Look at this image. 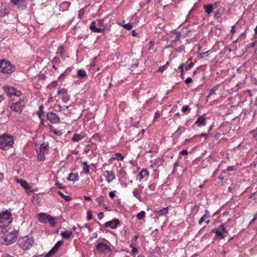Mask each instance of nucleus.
<instances>
[{"label":"nucleus","mask_w":257,"mask_h":257,"mask_svg":"<svg viewBox=\"0 0 257 257\" xmlns=\"http://www.w3.org/2000/svg\"><path fill=\"white\" fill-rule=\"evenodd\" d=\"M0 233H2V235L1 237L2 243L7 245L16 241L18 235L17 230L10 228L0 231Z\"/></svg>","instance_id":"nucleus-1"},{"label":"nucleus","mask_w":257,"mask_h":257,"mask_svg":"<svg viewBox=\"0 0 257 257\" xmlns=\"http://www.w3.org/2000/svg\"><path fill=\"white\" fill-rule=\"evenodd\" d=\"M11 213L8 211L0 213V231H3L9 226L12 221Z\"/></svg>","instance_id":"nucleus-2"},{"label":"nucleus","mask_w":257,"mask_h":257,"mask_svg":"<svg viewBox=\"0 0 257 257\" xmlns=\"http://www.w3.org/2000/svg\"><path fill=\"white\" fill-rule=\"evenodd\" d=\"M14 142V138L9 134H4L0 136V148L7 150L12 147Z\"/></svg>","instance_id":"nucleus-3"},{"label":"nucleus","mask_w":257,"mask_h":257,"mask_svg":"<svg viewBox=\"0 0 257 257\" xmlns=\"http://www.w3.org/2000/svg\"><path fill=\"white\" fill-rule=\"evenodd\" d=\"M15 70V67L9 61L4 59L0 60V72L11 74Z\"/></svg>","instance_id":"nucleus-4"},{"label":"nucleus","mask_w":257,"mask_h":257,"mask_svg":"<svg viewBox=\"0 0 257 257\" xmlns=\"http://www.w3.org/2000/svg\"><path fill=\"white\" fill-rule=\"evenodd\" d=\"M33 243V240L27 236L24 237L18 240L19 246L24 249H28L31 248L32 246Z\"/></svg>","instance_id":"nucleus-5"},{"label":"nucleus","mask_w":257,"mask_h":257,"mask_svg":"<svg viewBox=\"0 0 257 257\" xmlns=\"http://www.w3.org/2000/svg\"><path fill=\"white\" fill-rule=\"evenodd\" d=\"M26 102L24 99H20L10 105L11 109L15 112L21 113L25 106Z\"/></svg>","instance_id":"nucleus-6"},{"label":"nucleus","mask_w":257,"mask_h":257,"mask_svg":"<svg viewBox=\"0 0 257 257\" xmlns=\"http://www.w3.org/2000/svg\"><path fill=\"white\" fill-rule=\"evenodd\" d=\"M49 147L48 144H42L40 145L39 150L37 151L38 160L40 161L45 160V155L48 153Z\"/></svg>","instance_id":"nucleus-7"},{"label":"nucleus","mask_w":257,"mask_h":257,"mask_svg":"<svg viewBox=\"0 0 257 257\" xmlns=\"http://www.w3.org/2000/svg\"><path fill=\"white\" fill-rule=\"evenodd\" d=\"M4 89L5 92L10 97H12L13 96L19 97L22 94V93L20 91L17 90L16 88L10 86H5L4 87Z\"/></svg>","instance_id":"nucleus-8"},{"label":"nucleus","mask_w":257,"mask_h":257,"mask_svg":"<svg viewBox=\"0 0 257 257\" xmlns=\"http://www.w3.org/2000/svg\"><path fill=\"white\" fill-rule=\"evenodd\" d=\"M11 2L17 6V8L21 11L24 10L27 8L26 1L24 0H11Z\"/></svg>","instance_id":"nucleus-9"},{"label":"nucleus","mask_w":257,"mask_h":257,"mask_svg":"<svg viewBox=\"0 0 257 257\" xmlns=\"http://www.w3.org/2000/svg\"><path fill=\"white\" fill-rule=\"evenodd\" d=\"M62 241H58L55 244L54 246L45 255V257H50L52 255L56 253L60 247L62 245Z\"/></svg>","instance_id":"nucleus-10"},{"label":"nucleus","mask_w":257,"mask_h":257,"mask_svg":"<svg viewBox=\"0 0 257 257\" xmlns=\"http://www.w3.org/2000/svg\"><path fill=\"white\" fill-rule=\"evenodd\" d=\"M47 119L51 123H57L60 122V118L54 112H48L47 114Z\"/></svg>","instance_id":"nucleus-11"},{"label":"nucleus","mask_w":257,"mask_h":257,"mask_svg":"<svg viewBox=\"0 0 257 257\" xmlns=\"http://www.w3.org/2000/svg\"><path fill=\"white\" fill-rule=\"evenodd\" d=\"M89 28L93 32L95 33H103L106 29L105 27L102 28H98L95 21H92L91 23Z\"/></svg>","instance_id":"nucleus-12"},{"label":"nucleus","mask_w":257,"mask_h":257,"mask_svg":"<svg viewBox=\"0 0 257 257\" xmlns=\"http://www.w3.org/2000/svg\"><path fill=\"white\" fill-rule=\"evenodd\" d=\"M103 175L108 183L115 179V174L112 171H105L104 172Z\"/></svg>","instance_id":"nucleus-13"},{"label":"nucleus","mask_w":257,"mask_h":257,"mask_svg":"<svg viewBox=\"0 0 257 257\" xmlns=\"http://www.w3.org/2000/svg\"><path fill=\"white\" fill-rule=\"evenodd\" d=\"M120 223L118 219H114L111 221H109L105 223L104 226L105 227H110L111 229H114L116 227L117 225Z\"/></svg>","instance_id":"nucleus-14"},{"label":"nucleus","mask_w":257,"mask_h":257,"mask_svg":"<svg viewBox=\"0 0 257 257\" xmlns=\"http://www.w3.org/2000/svg\"><path fill=\"white\" fill-rule=\"evenodd\" d=\"M57 94L58 95H62V99L65 102H67L69 100V96L68 95L67 90L65 89H59L57 91Z\"/></svg>","instance_id":"nucleus-15"},{"label":"nucleus","mask_w":257,"mask_h":257,"mask_svg":"<svg viewBox=\"0 0 257 257\" xmlns=\"http://www.w3.org/2000/svg\"><path fill=\"white\" fill-rule=\"evenodd\" d=\"M96 249L98 252H104L105 250L111 251V249L108 245L101 242H100L97 244L96 246Z\"/></svg>","instance_id":"nucleus-16"},{"label":"nucleus","mask_w":257,"mask_h":257,"mask_svg":"<svg viewBox=\"0 0 257 257\" xmlns=\"http://www.w3.org/2000/svg\"><path fill=\"white\" fill-rule=\"evenodd\" d=\"M49 214L46 213H40L37 215L39 221L41 223H46L48 222Z\"/></svg>","instance_id":"nucleus-17"},{"label":"nucleus","mask_w":257,"mask_h":257,"mask_svg":"<svg viewBox=\"0 0 257 257\" xmlns=\"http://www.w3.org/2000/svg\"><path fill=\"white\" fill-rule=\"evenodd\" d=\"M149 175V172L146 169H143L141 172H140L138 174L137 179L141 182L142 179L145 177H147Z\"/></svg>","instance_id":"nucleus-18"},{"label":"nucleus","mask_w":257,"mask_h":257,"mask_svg":"<svg viewBox=\"0 0 257 257\" xmlns=\"http://www.w3.org/2000/svg\"><path fill=\"white\" fill-rule=\"evenodd\" d=\"M195 123L198 126H204L206 123V119L203 116L199 115Z\"/></svg>","instance_id":"nucleus-19"},{"label":"nucleus","mask_w":257,"mask_h":257,"mask_svg":"<svg viewBox=\"0 0 257 257\" xmlns=\"http://www.w3.org/2000/svg\"><path fill=\"white\" fill-rule=\"evenodd\" d=\"M70 4L71 3L69 2H64L62 3L59 6L60 11L63 12L67 11L70 7Z\"/></svg>","instance_id":"nucleus-20"},{"label":"nucleus","mask_w":257,"mask_h":257,"mask_svg":"<svg viewBox=\"0 0 257 257\" xmlns=\"http://www.w3.org/2000/svg\"><path fill=\"white\" fill-rule=\"evenodd\" d=\"M142 192L141 190H139L138 188H136L133 192V195L136 198H137L140 201H142V199L141 196V193Z\"/></svg>","instance_id":"nucleus-21"},{"label":"nucleus","mask_w":257,"mask_h":257,"mask_svg":"<svg viewBox=\"0 0 257 257\" xmlns=\"http://www.w3.org/2000/svg\"><path fill=\"white\" fill-rule=\"evenodd\" d=\"M69 106L66 105L60 106V110L65 115H68L71 113L70 111L69 110Z\"/></svg>","instance_id":"nucleus-22"},{"label":"nucleus","mask_w":257,"mask_h":257,"mask_svg":"<svg viewBox=\"0 0 257 257\" xmlns=\"http://www.w3.org/2000/svg\"><path fill=\"white\" fill-rule=\"evenodd\" d=\"M9 13V11L5 7L1 6L0 7V17H3L7 15Z\"/></svg>","instance_id":"nucleus-23"},{"label":"nucleus","mask_w":257,"mask_h":257,"mask_svg":"<svg viewBox=\"0 0 257 257\" xmlns=\"http://www.w3.org/2000/svg\"><path fill=\"white\" fill-rule=\"evenodd\" d=\"M17 182L21 184V185L26 190L30 189V187L26 181L22 179H17Z\"/></svg>","instance_id":"nucleus-24"},{"label":"nucleus","mask_w":257,"mask_h":257,"mask_svg":"<svg viewBox=\"0 0 257 257\" xmlns=\"http://www.w3.org/2000/svg\"><path fill=\"white\" fill-rule=\"evenodd\" d=\"M79 179L78 176L75 173H71L69 174V177L67 178V180L73 182H76Z\"/></svg>","instance_id":"nucleus-25"},{"label":"nucleus","mask_w":257,"mask_h":257,"mask_svg":"<svg viewBox=\"0 0 257 257\" xmlns=\"http://www.w3.org/2000/svg\"><path fill=\"white\" fill-rule=\"evenodd\" d=\"M211 231L212 232L215 233L216 237H219L222 239L224 238L225 237V235L222 233V232H221L220 231H218L216 228H213Z\"/></svg>","instance_id":"nucleus-26"},{"label":"nucleus","mask_w":257,"mask_h":257,"mask_svg":"<svg viewBox=\"0 0 257 257\" xmlns=\"http://www.w3.org/2000/svg\"><path fill=\"white\" fill-rule=\"evenodd\" d=\"M72 231H70V230H66L64 232H62L61 233V235L62 236V237L63 238H69L71 235H72Z\"/></svg>","instance_id":"nucleus-27"},{"label":"nucleus","mask_w":257,"mask_h":257,"mask_svg":"<svg viewBox=\"0 0 257 257\" xmlns=\"http://www.w3.org/2000/svg\"><path fill=\"white\" fill-rule=\"evenodd\" d=\"M83 138V137L79 134H75L72 138V141L74 142H78Z\"/></svg>","instance_id":"nucleus-28"},{"label":"nucleus","mask_w":257,"mask_h":257,"mask_svg":"<svg viewBox=\"0 0 257 257\" xmlns=\"http://www.w3.org/2000/svg\"><path fill=\"white\" fill-rule=\"evenodd\" d=\"M204 9L208 15H210L213 11V6L211 5H204Z\"/></svg>","instance_id":"nucleus-29"},{"label":"nucleus","mask_w":257,"mask_h":257,"mask_svg":"<svg viewBox=\"0 0 257 257\" xmlns=\"http://www.w3.org/2000/svg\"><path fill=\"white\" fill-rule=\"evenodd\" d=\"M156 212L159 214L160 215H165L168 212V207H164L161 209L157 210Z\"/></svg>","instance_id":"nucleus-30"},{"label":"nucleus","mask_w":257,"mask_h":257,"mask_svg":"<svg viewBox=\"0 0 257 257\" xmlns=\"http://www.w3.org/2000/svg\"><path fill=\"white\" fill-rule=\"evenodd\" d=\"M82 166H83V172L85 173H89V166L88 165V163L87 161H84L82 162L81 163Z\"/></svg>","instance_id":"nucleus-31"},{"label":"nucleus","mask_w":257,"mask_h":257,"mask_svg":"<svg viewBox=\"0 0 257 257\" xmlns=\"http://www.w3.org/2000/svg\"><path fill=\"white\" fill-rule=\"evenodd\" d=\"M48 222H49L52 226H54L56 223L55 218L49 214L48 215Z\"/></svg>","instance_id":"nucleus-32"},{"label":"nucleus","mask_w":257,"mask_h":257,"mask_svg":"<svg viewBox=\"0 0 257 257\" xmlns=\"http://www.w3.org/2000/svg\"><path fill=\"white\" fill-rule=\"evenodd\" d=\"M58 194L66 201H69L71 200V197L69 196L65 195L62 192L58 191Z\"/></svg>","instance_id":"nucleus-33"},{"label":"nucleus","mask_w":257,"mask_h":257,"mask_svg":"<svg viewBox=\"0 0 257 257\" xmlns=\"http://www.w3.org/2000/svg\"><path fill=\"white\" fill-rule=\"evenodd\" d=\"M77 75L80 78H83L86 76V72L82 69H79L77 72Z\"/></svg>","instance_id":"nucleus-34"},{"label":"nucleus","mask_w":257,"mask_h":257,"mask_svg":"<svg viewBox=\"0 0 257 257\" xmlns=\"http://www.w3.org/2000/svg\"><path fill=\"white\" fill-rule=\"evenodd\" d=\"M113 159H116L117 161H123L124 156L122 154L118 153L115 154V157H114Z\"/></svg>","instance_id":"nucleus-35"},{"label":"nucleus","mask_w":257,"mask_h":257,"mask_svg":"<svg viewBox=\"0 0 257 257\" xmlns=\"http://www.w3.org/2000/svg\"><path fill=\"white\" fill-rule=\"evenodd\" d=\"M146 212L144 211H141L137 215V217L138 219L141 220L145 216Z\"/></svg>","instance_id":"nucleus-36"},{"label":"nucleus","mask_w":257,"mask_h":257,"mask_svg":"<svg viewBox=\"0 0 257 257\" xmlns=\"http://www.w3.org/2000/svg\"><path fill=\"white\" fill-rule=\"evenodd\" d=\"M64 52V48L63 46H60L58 47L56 53L62 56Z\"/></svg>","instance_id":"nucleus-37"},{"label":"nucleus","mask_w":257,"mask_h":257,"mask_svg":"<svg viewBox=\"0 0 257 257\" xmlns=\"http://www.w3.org/2000/svg\"><path fill=\"white\" fill-rule=\"evenodd\" d=\"M96 201L98 203V205H101L104 201V197L103 196H100L96 199Z\"/></svg>","instance_id":"nucleus-38"},{"label":"nucleus","mask_w":257,"mask_h":257,"mask_svg":"<svg viewBox=\"0 0 257 257\" xmlns=\"http://www.w3.org/2000/svg\"><path fill=\"white\" fill-rule=\"evenodd\" d=\"M217 87H214L213 88H212L211 89H210V90L209 91V95L207 97H209L212 94H215V91L217 90Z\"/></svg>","instance_id":"nucleus-39"},{"label":"nucleus","mask_w":257,"mask_h":257,"mask_svg":"<svg viewBox=\"0 0 257 257\" xmlns=\"http://www.w3.org/2000/svg\"><path fill=\"white\" fill-rule=\"evenodd\" d=\"M175 33L176 34V38L174 40L173 42H176L179 41V38L181 36V34L180 32H176Z\"/></svg>","instance_id":"nucleus-40"},{"label":"nucleus","mask_w":257,"mask_h":257,"mask_svg":"<svg viewBox=\"0 0 257 257\" xmlns=\"http://www.w3.org/2000/svg\"><path fill=\"white\" fill-rule=\"evenodd\" d=\"M166 65L167 64H166V65H165L164 66H160L158 68V69L157 70L156 72H160V73L163 72L166 69Z\"/></svg>","instance_id":"nucleus-41"},{"label":"nucleus","mask_w":257,"mask_h":257,"mask_svg":"<svg viewBox=\"0 0 257 257\" xmlns=\"http://www.w3.org/2000/svg\"><path fill=\"white\" fill-rule=\"evenodd\" d=\"M123 26V27L127 30H131L133 28V26L131 24H124Z\"/></svg>","instance_id":"nucleus-42"},{"label":"nucleus","mask_w":257,"mask_h":257,"mask_svg":"<svg viewBox=\"0 0 257 257\" xmlns=\"http://www.w3.org/2000/svg\"><path fill=\"white\" fill-rule=\"evenodd\" d=\"M98 28L103 27L104 26V22L102 20H99L98 22L96 23Z\"/></svg>","instance_id":"nucleus-43"},{"label":"nucleus","mask_w":257,"mask_h":257,"mask_svg":"<svg viewBox=\"0 0 257 257\" xmlns=\"http://www.w3.org/2000/svg\"><path fill=\"white\" fill-rule=\"evenodd\" d=\"M61 62V60L59 58L57 57H55L52 61V63H55V64H59Z\"/></svg>","instance_id":"nucleus-44"},{"label":"nucleus","mask_w":257,"mask_h":257,"mask_svg":"<svg viewBox=\"0 0 257 257\" xmlns=\"http://www.w3.org/2000/svg\"><path fill=\"white\" fill-rule=\"evenodd\" d=\"M194 65V63L193 62H190L188 65H187L185 69L186 71L190 70L192 69Z\"/></svg>","instance_id":"nucleus-45"},{"label":"nucleus","mask_w":257,"mask_h":257,"mask_svg":"<svg viewBox=\"0 0 257 257\" xmlns=\"http://www.w3.org/2000/svg\"><path fill=\"white\" fill-rule=\"evenodd\" d=\"M175 51L178 53H181L182 51L184 50V47L183 46H181L178 48H175Z\"/></svg>","instance_id":"nucleus-46"},{"label":"nucleus","mask_w":257,"mask_h":257,"mask_svg":"<svg viewBox=\"0 0 257 257\" xmlns=\"http://www.w3.org/2000/svg\"><path fill=\"white\" fill-rule=\"evenodd\" d=\"M220 229L221 231H222L224 233H227V231L226 230L224 225L223 224H221L220 226Z\"/></svg>","instance_id":"nucleus-47"},{"label":"nucleus","mask_w":257,"mask_h":257,"mask_svg":"<svg viewBox=\"0 0 257 257\" xmlns=\"http://www.w3.org/2000/svg\"><path fill=\"white\" fill-rule=\"evenodd\" d=\"M87 219L88 220H90L92 218V215L90 211L87 212Z\"/></svg>","instance_id":"nucleus-48"},{"label":"nucleus","mask_w":257,"mask_h":257,"mask_svg":"<svg viewBox=\"0 0 257 257\" xmlns=\"http://www.w3.org/2000/svg\"><path fill=\"white\" fill-rule=\"evenodd\" d=\"M149 188L151 191H154L156 189V185L154 184H151L149 185Z\"/></svg>","instance_id":"nucleus-49"},{"label":"nucleus","mask_w":257,"mask_h":257,"mask_svg":"<svg viewBox=\"0 0 257 257\" xmlns=\"http://www.w3.org/2000/svg\"><path fill=\"white\" fill-rule=\"evenodd\" d=\"M55 186H57L59 189H64L65 187L60 183H56Z\"/></svg>","instance_id":"nucleus-50"},{"label":"nucleus","mask_w":257,"mask_h":257,"mask_svg":"<svg viewBox=\"0 0 257 257\" xmlns=\"http://www.w3.org/2000/svg\"><path fill=\"white\" fill-rule=\"evenodd\" d=\"M189 107L188 105H184L182 108V111L183 112H185L186 111H187L189 109Z\"/></svg>","instance_id":"nucleus-51"},{"label":"nucleus","mask_w":257,"mask_h":257,"mask_svg":"<svg viewBox=\"0 0 257 257\" xmlns=\"http://www.w3.org/2000/svg\"><path fill=\"white\" fill-rule=\"evenodd\" d=\"M206 218L205 217V216L204 215H203V216H202L200 219L199 220V221H198V223L199 224H201L203 221H205V219Z\"/></svg>","instance_id":"nucleus-52"},{"label":"nucleus","mask_w":257,"mask_h":257,"mask_svg":"<svg viewBox=\"0 0 257 257\" xmlns=\"http://www.w3.org/2000/svg\"><path fill=\"white\" fill-rule=\"evenodd\" d=\"M161 113L159 111H157L155 113L154 118L155 119L158 118H159L161 116Z\"/></svg>","instance_id":"nucleus-53"},{"label":"nucleus","mask_w":257,"mask_h":257,"mask_svg":"<svg viewBox=\"0 0 257 257\" xmlns=\"http://www.w3.org/2000/svg\"><path fill=\"white\" fill-rule=\"evenodd\" d=\"M180 154L182 155H187L188 154V152L186 150H183L180 152Z\"/></svg>","instance_id":"nucleus-54"},{"label":"nucleus","mask_w":257,"mask_h":257,"mask_svg":"<svg viewBox=\"0 0 257 257\" xmlns=\"http://www.w3.org/2000/svg\"><path fill=\"white\" fill-rule=\"evenodd\" d=\"M204 215L205 216L206 218H210V213L208 210H205V214H204Z\"/></svg>","instance_id":"nucleus-55"},{"label":"nucleus","mask_w":257,"mask_h":257,"mask_svg":"<svg viewBox=\"0 0 257 257\" xmlns=\"http://www.w3.org/2000/svg\"><path fill=\"white\" fill-rule=\"evenodd\" d=\"M192 82V79L191 77H188L185 80V83L186 84L190 83Z\"/></svg>","instance_id":"nucleus-56"},{"label":"nucleus","mask_w":257,"mask_h":257,"mask_svg":"<svg viewBox=\"0 0 257 257\" xmlns=\"http://www.w3.org/2000/svg\"><path fill=\"white\" fill-rule=\"evenodd\" d=\"M103 217H104V214L102 212H99L98 214V218L99 219H102L103 218Z\"/></svg>","instance_id":"nucleus-57"},{"label":"nucleus","mask_w":257,"mask_h":257,"mask_svg":"<svg viewBox=\"0 0 257 257\" xmlns=\"http://www.w3.org/2000/svg\"><path fill=\"white\" fill-rule=\"evenodd\" d=\"M115 191H110L109 193V196L111 198H113L115 196Z\"/></svg>","instance_id":"nucleus-58"},{"label":"nucleus","mask_w":257,"mask_h":257,"mask_svg":"<svg viewBox=\"0 0 257 257\" xmlns=\"http://www.w3.org/2000/svg\"><path fill=\"white\" fill-rule=\"evenodd\" d=\"M132 126H133L135 127L139 128V121L135 122L133 123L132 124Z\"/></svg>","instance_id":"nucleus-59"},{"label":"nucleus","mask_w":257,"mask_h":257,"mask_svg":"<svg viewBox=\"0 0 257 257\" xmlns=\"http://www.w3.org/2000/svg\"><path fill=\"white\" fill-rule=\"evenodd\" d=\"M132 253H134V254H137L138 253L139 251H138V249L135 247H133V248L132 249Z\"/></svg>","instance_id":"nucleus-60"},{"label":"nucleus","mask_w":257,"mask_h":257,"mask_svg":"<svg viewBox=\"0 0 257 257\" xmlns=\"http://www.w3.org/2000/svg\"><path fill=\"white\" fill-rule=\"evenodd\" d=\"M184 65L183 64H181L179 66L178 69L180 70L181 72L184 73V69H183Z\"/></svg>","instance_id":"nucleus-61"},{"label":"nucleus","mask_w":257,"mask_h":257,"mask_svg":"<svg viewBox=\"0 0 257 257\" xmlns=\"http://www.w3.org/2000/svg\"><path fill=\"white\" fill-rule=\"evenodd\" d=\"M154 42H153V41H151L150 42V46H149V47L148 49H149V50H151V49H152V48H153V46H154Z\"/></svg>","instance_id":"nucleus-62"},{"label":"nucleus","mask_w":257,"mask_h":257,"mask_svg":"<svg viewBox=\"0 0 257 257\" xmlns=\"http://www.w3.org/2000/svg\"><path fill=\"white\" fill-rule=\"evenodd\" d=\"M226 170L227 171V172L232 171L233 170V167L228 166L227 168H226Z\"/></svg>","instance_id":"nucleus-63"},{"label":"nucleus","mask_w":257,"mask_h":257,"mask_svg":"<svg viewBox=\"0 0 257 257\" xmlns=\"http://www.w3.org/2000/svg\"><path fill=\"white\" fill-rule=\"evenodd\" d=\"M97 237V233L96 232H94L93 233V235L91 237V239H94V238H96Z\"/></svg>","instance_id":"nucleus-64"}]
</instances>
